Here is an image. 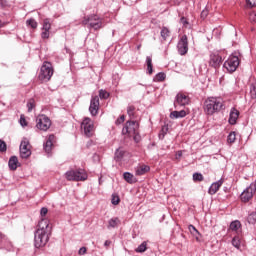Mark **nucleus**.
Listing matches in <instances>:
<instances>
[{
  "label": "nucleus",
  "instance_id": "nucleus-1",
  "mask_svg": "<svg viewBox=\"0 0 256 256\" xmlns=\"http://www.w3.org/2000/svg\"><path fill=\"white\" fill-rule=\"evenodd\" d=\"M51 236V226L47 218H42L38 223V229L34 233V247L41 249L49 243Z\"/></svg>",
  "mask_w": 256,
  "mask_h": 256
},
{
  "label": "nucleus",
  "instance_id": "nucleus-2",
  "mask_svg": "<svg viewBox=\"0 0 256 256\" xmlns=\"http://www.w3.org/2000/svg\"><path fill=\"white\" fill-rule=\"evenodd\" d=\"M223 109V99L217 97H209L204 102V111L206 115H214Z\"/></svg>",
  "mask_w": 256,
  "mask_h": 256
},
{
  "label": "nucleus",
  "instance_id": "nucleus-3",
  "mask_svg": "<svg viewBox=\"0 0 256 256\" xmlns=\"http://www.w3.org/2000/svg\"><path fill=\"white\" fill-rule=\"evenodd\" d=\"M82 25H86L88 29H94V31H99L103 29V19L95 14L86 16L82 20Z\"/></svg>",
  "mask_w": 256,
  "mask_h": 256
},
{
  "label": "nucleus",
  "instance_id": "nucleus-4",
  "mask_svg": "<svg viewBox=\"0 0 256 256\" xmlns=\"http://www.w3.org/2000/svg\"><path fill=\"white\" fill-rule=\"evenodd\" d=\"M53 73V64H51V62L45 61L40 68L38 79L41 81V83H47L48 81H51Z\"/></svg>",
  "mask_w": 256,
  "mask_h": 256
},
{
  "label": "nucleus",
  "instance_id": "nucleus-5",
  "mask_svg": "<svg viewBox=\"0 0 256 256\" xmlns=\"http://www.w3.org/2000/svg\"><path fill=\"white\" fill-rule=\"evenodd\" d=\"M239 63V57L232 54L224 62V69H226L228 73H235V71H237V67H239Z\"/></svg>",
  "mask_w": 256,
  "mask_h": 256
},
{
  "label": "nucleus",
  "instance_id": "nucleus-6",
  "mask_svg": "<svg viewBox=\"0 0 256 256\" xmlns=\"http://www.w3.org/2000/svg\"><path fill=\"white\" fill-rule=\"evenodd\" d=\"M36 127L40 131H49L51 128V119L45 114H41L36 118Z\"/></svg>",
  "mask_w": 256,
  "mask_h": 256
},
{
  "label": "nucleus",
  "instance_id": "nucleus-7",
  "mask_svg": "<svg viewBox=\"0 0 256 256\" xmlns=\"http://www.w3.org/2000/svg\"><path fill=\"white\" fill-rule=\"evenodd\" d=\"M256 193L255 182L251 183L240 195V199L243 203H249L253 199V195Z\"/></svg>",
  "mask_w": 256,
  "mask_h": 256
},
{
  "label": "nucleus",
  "instance_id": "nucleus-8",
  "mask_svg": "<svg viewBox=\"0 0 256 256\" xmlns=\"http://www.w3.org/2000/svg\"><path fill=\"white\" fill-rule=\"evenodd\" d=\"M191 103V98H189V95L183 92H179L174 100V107L177 109V105L180 107H185Z\"/></svg>",
  "mask_w": 256,
  "mask_h": 256
},
{
  "label": "nucleus",
  "instance_id": "nucleus-9",
  "mask_svg": "<svg viewBox=\"0 0 256 256\" xmlns=\"http://www.w3.org/2000/svg\"><path fill=\"white\" fill-rule=\"evenodd\" d=\"M177 50L179 55H187L189 51V42L187 40V35H183L177 44Z\"/></svg>",
  "mask_w": 256,
  "mask_h": 256
},
{
  "label": "nucleus",
  "instance_id": "nucleus-10",
  "mask_svg": "<svg viewBox=\"0 0 256 256\" xmlns=\"http://www.w3.org/2000/svg\"><path fill=\"white\" fill-rule=\"evenodd\" d=\"M81 129H84L86 137H91L93 135V129H95L93 120H91V118H84L81 123Z\"/></svg>",
  "mask_w": 256,
  "mask_h": 256
},
{
  "label": "nucleus",
  "instance_id": "nucleus-11",
  "mask_svg": "<svg viewBox=\"0 0 256 256\" xmlns=\"http://www.w3.org/2000/svg\"><path fill=\"white\" fill-rule=\"evenodd\" d=\"M20 157L22 159H28V157H31V149L29 148V140L27 138H23L20 143Z\"/></svg>",
  "mask_w": 256,
  "mask_h": 256
},
{
  "label": "nucleus",
  "instance_id": "nucleus-12",
  "mask_svg": "<svg viewBox=\"0 0 256 256\" xmlns=\"http://www.w3.org/2000/svg\"><path fill=\"white\" fill-rule=\"evenodd\" d=\"M137 122L135 121H127L125 126L122 129V134L123 135H135L137 131Z\"/></svg>",
  "mask_w": 256,
  "mask_h": 256
},
{
  "label": "nucleus",
  "instance_id": "nucleus-13",
  "mask_svg": "<svg viewBox=\"0 0 256 256\" xmlns=\"http://www.w3.org/2000/svg\"><path fill=\"white\" fill-rule=\"evenodd\" d=\"M89 113L96 117L99 113V96H92L90 100Z\"/></svg>",
  "mask_w": 256,
  "mask_h": 256
},
{
  "label": "nucleus",
  "instance_id": "nucleus-14",
  "mask_svg": "<svg viewBox=\"0 0 256 256\" xmlns=\"http://www.w3.org/2000/svg\"><path fill=\"white\" fill-rule=\"evenodd\" d=\"M221 61H223V58L219 54L217 53L210 54V60H209L210 67L217 69L218 67L221 66Z\"/></svg>",
  "mask_w": 256,
  "mask_h": 256
},
{
  "label": "nucleus",
  "instance_id": "nucleus-15",
  "mask_svg": "<svg viewBox=\"0 0 256 256\" xmlns=\"http://www.w3.org/2000/svg\"><path fill=\"white\" fill-rule=\"evenodd\" d=\"M53 141H55V135L51 134L48 136V138L46 139V142H44V151L45 153H47L48 155L51 153V151L53 150Z\"/></svg>",
  "mask_w": 256,
  "mask_h": 256
},
{
  "label": "nucleus",
  "instance_id": "nucleus-16",
  "mask_svg": "<svg viewBox=\"0 0 256 256\" xmlns=\"http://www.w3.org/2000/svg\"><path fill=\"white\" fill-rule=\"evenodd\" d=\"M224 182H225V180H223V178H221L220 180H218L216 182H213L208 189L209 195H215V193H217V191H219V189L221 188V185H223Z\"/></svg>",
  "mask_w": 256,
  "mask_h": 256
},
{
  "label": "nucleus",
  "instance_id": "nucleus-17",
  "mask_svg": "<svg viewBox=\"0 0 256 256\" xmlns=\"http://www.w3.org/2000/svg\"><path fill=\"white\" fill-rule=\"evenodd\" d=\"M79 174H81V172H77V170H69L65 173V178L67 181H79V179H83V176H77Z\"/></svg>",
  "mask_w": 256,
  "mask_h": 256
},
{
  "label": "nucleus",
  "instance_id": "nucleus-18",
  "mask_svg": "<svg viewBox=\"0 0 256 256\" xmlns=\"http://www.w3.org/2000/svg\"><path fill=\"white\" fill-rule=\"evenodd\" d=\"M237 119H239V110H237L236 108H232L228 120L229 124L235 125L237 123Z\"/></svg>",
  "mask_w": 256,
  "mask_h": 256
},
{
  "label": "nucleus",
  "instance_id": "nucleus-19",
  "mask_svg": "<svg viewBox=\"0 0 256 256\" xmlns=\"http://www.w3.org/2000/svg\"><path fill=\"white\" fill-rule=\"evenodd\" d=\"M151 171V167L147 165H139L135 168V175L141 176L145 175V173H149Z\"/></svg>",
  "mask_w": 256,
  "mask_h": 256
},
{
  "label": "nucleus",
  "instance_id": "nucleus-20",
  "mask_svg": "<svg viewBox=\"0 0 256 256\" xmlns=\"http://www.w3.org/2000/svg\"><path fill=\"white\" fill-rule=\"evenodd\" d=\"M184 117H187V112L185 110H175L170 113V119H183Z\"/></svg>",
  "mask_w": 256,
  "mask_h": 256
},
{
  "label": "nucleus",
  "instance_id": "nucleus-21",
  "mask_svg": "<svg viewBox=\"0 0 256 256\" xmlns=\"http://www.w3.org/2000/svg\"><path fill=\"white\" fill-rule=\"evenodd\" d=\"M8 166H9V169H11V171H15L17 167H19V159L17 158V156L10 157Z\"/></svg>",
  "mask_w": 256,
  "mask_h": 256
},
{
  "label": "nucleus",
  "instance_id": "nucleus-22",
  "mask_svg": "<svg viewBox=\"0 0 256 256\" xmlns=\"http://www.w3.org/2000/svg\"><path fill=\"white\" fill-rule=\"evenodd\" d=\"M125 149L123 147H120L116 149L115 154H114V159L115 161H123V157H125Z\"/></svg>",
  "mask_w": 256,
  "mask_h": 256
},
{
  "label": "nucleus",
  "instance_id": "nucleus-23",
  "mask_svg": "<svg viewBox=\"0 0 256 256\" xmlns=\"http://www.w3.org/2000/svg\"><path fill=\"white\" fill-rule=\"evenodd\" d=\"M147 73L153 75V58L151 56L146 57Z\"/></svg>",
  "mask_w": 256,
  "mask_h": 256
},
{
  "label": "nucleus",
  "instance_id": "nucleus-24",
  "mask_svg": "<svg viewBox=\"0 0 256 256\" xmlns=\"http://www.w3.org/2000/svg\"><path fill=\"white\" fill-rule=\"evenodd\" d=\"M160 35L163 39V41H167V39H169V37H171V31L169 30V28L167 27H162L161 31H160Z\"/></svg>",
  "mask_w": 256,
  "mask_h": 256
},
{
  "label": "nucleus",
  "instance_id": "nucleus-25",
  "mask_svg": "<svg viewBox=\"0 0 256 256\" xmlns=\"http://www.w3.org/2000/svg\"><path fill=\"white\" fill-rule=\"evenodd\" d=\"M76 173H80V174H76V177H80V179L78 181H87V177H88L87 171L79 168L76 170ZM81 177H83V178H81Z\"/></svg>",
  "mask_w": 256,
  "mask_h": 256
},
{
  "label": "nucleus",
  "instance_id": "nucleus-26",
  "mask_svg": "<svg viewBox=\"0 0 256 256\" xmlns=\"http://www.w3.org/2000/svg\"><path fill=\"white\" fill-rule=\"evenodd\" d=\"M119 225V218L114 217L108 221L107 229H115Z\"/></svg>",
  "mask_w": 256,
  "mask_h": 256
},
{
  "label": "nucleus",
  "instance_id": "nucleus-27",
  "mask_svg": "<svg viewBox=\"0 0 256 256\" xmlns=\"http://www.w3.org/2000/svg\"><path fill=\"white\" fill-rule=\"evenodd\" d=\"M235 141H237V133L235 131H232L228 134L227 143L228 145H233Z\"/></svg>",
  "mask_w": 256,
  "mask_h": 256
},
{
  "label": "nucleus",
  "instance_id": "nucleus-28",
  "mask_svg": "<svg viewBox=\"0 0 256 256\" xmlns=\"http://www.w3.org/2000/svg\"><path fill=\"white\" fill-rule=\"evenodd\" d=\"M240 229H241V222L239 220H235L230 223L231 231H239Z\"/></svg>",
  "mask_w": 256,
  "mask_h": 256
},
{
  "label": "nucleus",
  "instance_id": "nucleus-29",
  "mask_svg": "<svg viewBox=\"0 0 256 256\" xmlns=\"http://www.w3.org/2000/svg\"><path fill=\"white\" fill-rule=\"evenodd\" d=\"M136 253H145L147 251V242H142L136 249Z\"/></svg>",
  "mask_w": 256,
  "mask_h": 256
},
{
  "label": "nucleus",
  "instance_id": "nucleus-30",
  "mask_svg": "<svg viewBox=\"0 0 256 256\" xmlns=\"http://www.w3.org/2000/svg\"><path fill=\"white\" fill-rule=\"evenodd\" d=\"M232 245L233 247H235L236 249H241V239H239V236H235L232 239Z\"/></svg>",
  "mask_w": 256,
  "mask_h": 256
},
{
  "label": "nucleus",
  "instance_id": "nucleus-31",
  "mask_svg": "<svg viewBox=\"0 0 256 256\" xmlns=\"http://www.w3.org/2000/svg\"><path fill=\"white\" fill-rule=\"evenodd\" d=\"M247 221L250 225H255L256 223V212H252L251 214L248 215Z\"/></svg>",
  "mask_w": 256,
  "mask_h": 256
},
{
  "label": "nucleus",
  "instance_id": "nucleus-32",
  "mask_svg": "<svg viewBox=\"0 0 256 256\" xmlns=\"http://www.w3.org/2000/svg\"><path fill=\"white\" fill-rule=\"evenodd\" d=\"M188 229H189L191 235H193L194 237H196V239H199V237H198V235H199V230H197V228H195V226H193V225L190 224V225L188 226Z\"/></svg>",
  "mask_w": 256,
  "mask_h": 256
},
{
  "label": "nucleus",
  "instance_id": "nucleus-33",
  "mask_svg": "<svg viewBox=\"0 0 256 256\" xmlns=\"http://www.w3.org/2000/svg\"><path fill=\"white\" fill-rule=\"evenodd\" d=\"M166 77H167V76L165 75V73L160 72V73H158V74L155 75L154 81H157L158 83H161V81H165V78H166Z\"/></svg>",
  "mask_w": 256,
  "mask_h": 256
},
{
  "label": "nucleus",
  "instance_id": "nucleus-34",
  "mask_svg": "<svg viewBox=\"0 0 256 256\" xmlns=\"http://www.w3.org/2000/svg\"><path fill=\"white\" fill-rule=\"evenodd\" d=\"M50 30H51V22L49 21V19H44L42 31H50Z\"/></svg>",
  "mask_w": 256,
  "mask_h": 256
},
{
  "label": "nucleus",
  "instance_id": "nucleus-35",
  "mask_svg": "<svg viewBox=\"0 0 256 256\" xmlns=\"http://www.w3.org/2000/svg\"><path fill=\"white\" fill-rule=\"evenodd\" d=\"M26 25H28V27H31L32 29H37V21H35V19L31 18V19H28L26 21Z\"/></svg>",
  "mask_w": 256,
  "mask_h": 256
},
{
  "label": "nucleus",
  "instance_id": "nucleus-36",
  "mask_svg": "<svg viewBox=\"0 0 256 256\" xmlns=\"http://www.w3.org/2000/svg\"><path fill=\"white\" fill-rule=\"evenodd\" d=\"M127 113L129 115L130 119H135V106H128Z\"/></svg>",
  "mask_w": 256,
  "mask_h": 256
},
{
  "label": "nucleus",
  "instance_id": "nucleus-37",
  "mask_svg": "<svg viewBox=\"0 0 256 256\" xmlns=\"http://www.w3.org/2000/svg\"><path fill=\"white\" fill-rule=\"evenodd\" d=\"M123 177H124V179H125V181L127 182V183H133V174L132 173H130V172H125L124 174H123Z\"/></svg>",
  "mask_w": 256,
  "mask_h": 256
},
{
  "label": "nucleus",
  "instance_id": "nucleus-38",
  "mask_svg": "<svg viewBox=\"0 0 256 256\" xmlns=\"http://www.w3.org/2000/svg\"><path fill=\"white\" fill-rule=\"evenodd\" d=\"M250 96H251V99H256V84H251Z\"/></svg>",
  "mask_w": 256,
  "mask_h": 256
},
{
  "label": "nucleus",
  "instance_id": "nucleus-39",
  "mask_svg": "<svg viewBox=\"0 0 256 256\" xmlns=\"http://www.w3.org/2000/svg\"><path fill=\"white\" fill-rule=\"evenodd\" d=\"M28 113H31L35 109V100L31 99L27 103Z\"/></svg>",
  "mask_w": 256,
  "mask_h": 256
},
{
  "label": "nucleus",
  "instance_id": "nucleus-40",
  "mask_svg": "<svg viewBox=\"0 0 256 256\" xmlns=\"http://www.w3.org/2000/svg\"><path fill=\"white\" fill-rule=\"evenodd\" d=\"M121 199L119 198V195L112 194L111 203L112 205H119Z\"/></svg>",
  "mask_w": 256,
  "mask_h": 256
},
{
  "label": "nucleus",
  "instance_id": "nucleus-41",
  "mask_svg": "<svg viewBox=\"0 0 256 256\" xmlns=\"http://www.w3.org/2000/svg\"><path fill=\"white\" fill-rule=\"evenodd\" d=\"M99 97L100 99H109V94L106 90H99Z\"/></svg>",
  "mask_w": 256,
  "mask_h": 256
},
{
  "label": "nucleus",
  "instance_id": "nucleus-42",
  "mask_svg": "<svg viewBox=\"0 0 256 256\" xmlns=\"http://www.w3.org/2000/svg\"><path fill=\"white\" fill-rule=\"evenodd\" d=\"M203 179V174L197 172L193 174V181H203Z\"/></svg>",
  "mask_w": 256,
  "mask_h": 256
},
{
  "label": "nucleus",
  "instance_id": "nucleus-43",
  "mask_svg": "<svg viewBox=\"0 0 256 256\" xmlns=\"http://www.w3.org/2000/svg\"><path fill=\"white\" fill-rule=\"evenodd\" d=\"M0 151L2 153H5V151H7V144L3 140H0Z\"/></svg>",
  "mask_w": 256,
  "mask_h": 256
},
{
  "label": "nucleus",
  "instance_id": "nucleus-44",
  "mask_svg": "<svg viewBox=\"0 0 256 256\" xmlns=\"http://www.w3.org/2000/svg\"><path fill=\"white\" fill-rule=\"evenodd\" d=\"M207 15H209V9L205 8L201 12V19H207Z\"/></svg>",
  "mask_w": 256,
  "mask_h": 256
},
{
  "label": "nucleus",
  "instance_id": "nucleus-45",
  "mask_svg": "<svg viewBox=\"0 0 256 256\" xmlns=\"http://www.w3.org/2000/svg\"><path fill=\"white\" fill-rule=\"evenodd\" d=\"M115 123L116 125H121L122 123H125V115L120 116Z\"/></svg>",
  "mask_w": 256,
  "mask_h": 256
},
{
  "label": "nucleus",
  "instance_id": "nucleus-46",
  "mask_svg": "<svg viewBox=\"0 0 256 256\" xmlns=\"http://www.w3.org/2000/svg\"><path fill=\"white\" fill-rule=\"evenodd\" d=\"M20 125L22 127H27V120H25V116L23 115L20 116Z\"/></svg>",
  "mask_w": 256,
  "mask_h": 256
},
{
  "label": "nucleus",
  "instance_id": "nucleus-47",
  "mask_svg": "<svg viewBox=\"0 0 256 256\" xmlns=\"http://www.w3.org/2000/svg\"><path fill=\"white\" fill-rule=\"evenodd\" d=\"M47 213H49V209H47L46 207H42L40 210L41 217H45Z\"/></svg>",
  "mask_w": 256,
  "mask_h": 256
},
{
  "label": "nucleus",
  "instance_id": "nucleus-48",
  "mask_svg": "<svg viewBox=\"0 0 256 256\" xmlns=\"http://www.w3.org/2000/svg\"><path fill=\"white\" fill-rule=\"evenodd\" d=\"M42 39H49V30H43L41 33Z\"/></svg>",
  "mask_w": 256,
  "mask_h": 256
},
{
  "label": "nucleus",
  "instance_id": "nucleus-49",
  "mask_svg": "<svg viewBox=\"0 0 256 256\" xmlns=\"http://www.w3.org/2000/svg\"><path fill=\"white\" fill-rule=\"evenodd\" d=\"M246 3L249 5V7H255L256 0H246Z\"/></svg>",
  "mask_w": 256,
  "mask_h": 256
},
{
  "label": "nucleus",
  "instance_id": "nucleus-50",
  "mask_svg": "<svg viewBox=\"0 0 256 256\" xmlns=\"http://www.w3.org/2000/svg\"><path fill=\"white\" fill-rule=\"evenodd\" d=\"M79 255H85L87 253V248L86 247H81L78 251Z\"/></svg>",
  "mask_w": 256,
  "mask_h": 256
},
{
  "label": "nucleus",
  "instance_id": "nucleus-51",
  "mask_svg": "<svg viewBox=\"0 0 256 256\" xmlns=\"http://www.w3.org/2000/svg\"><path fill=\"white\" fill-rule=\"evenodd\" d=\"M181 157H183V152L182 151H177L176 155H175V159H177L179 161V159H181Z\"/></svg>",
  "mask_w": 256,
  "mask_h": 256
},
{
  "label": "nucleus",
  "instance_id": "nucleus-52",
  "mask_svg": "<svg viewBox=\"0 0 256 256\" xmlns=\"http://www.w3.org/2000/svg\"><path fill=\"white\" fill-rule=\"evenodd\" d=\"M110 245H111V240H106L104 242V247H106V249H108Z\"/></svg>",
  "mask_w": 256,
  "mask_h": 256
},
{
  "label": "nucleus",
  "instance_id": "nucleus-53",
  "mask_svg": "<svg viewBox=\"0 0 256 256\" xmlns=\"http://www.w3.org/2000/svg\"><path fill=\"white\" fill-rule=\"evenodd\" d=\"M137 49L140 50V49H141V45H138V46H137Z\"/></svg>",
  "mask_w": 256,
  "mask_h": 256
},
{
  "label": "nucleus",
  "instance_id": "nucleus-54",
  "mask_svg": "<svg viewBox=\"0 0 256 256\" xmlns=\"http://www.w3.org/2000/svg\"><path fill=\"white\" fill-rule=\"evenodd\" d=\"M251 17H256V15H255V14H252Z\"/></svg>",
  "mask_w": 256,
  "mask_h": 256
},
{
  "label": "nucleus",
  "instance_id": "nucleus-55",
  "mask_svg": "<svg viewBox=\"0 0 256 256\" xmlns=\"http://www.w3.org/2000/svg\"><path fill=\"white\" fill-rule=\"evenodd\" d=\"M0 237H3V234H2V233H0Z\"/></svg>",
  "mask_w": 256,
  "mask_h": 256
},
{
  "label": "nucleus",
  "instance_id": "nucleus-56",
  "mask_svg": "<svg viewBox=\"0 0 256 256\" xmlns=\"http://www.w3.org/2000/svg\"><path fill=\"white\" fill-rule=\"evenodd\" d=\"M0 27H2L1 20H0Z\"/></svg>",
  "mask_w": 256,
  "mask_h": 256
},
{
  "label": "nucleus",
  "instance_id": "nucleus-57",
  "mask_svg": "<svg viewBox=\"0 0 256 256\" xmlns=\"http://www.w3.org/2000/svg\"><path fill=\"white\" fill-rule=\"evenodd\" d=\"M253 21H256V19L254 18Z\"/></svg>",
  "mask_w": 256,
  "mask_h": 256
}]
</instances>
